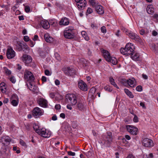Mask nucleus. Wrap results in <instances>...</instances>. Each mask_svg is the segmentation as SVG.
Returning a JSON list of instances; mask_svg holds the SVG:
<instances>
[{
  "label": "nucleus",
  "mask_w": 158,
  "mask_h": 158,
  "mask_svg": "<svg viewBox=\"0 0 158 158\" xmlns=\"http://www.w3.org/2000/svg\"><path fill=\"white\" fill-rule=\"evenodd\" d=\"M60 117L62 118H65V114L64 113H61L60 114Z\"/></svg>",
  "instance_id": "obj_59"
},
{
  "label": "nucleus",
  "mask_w": 158,
  "mask_h": 158,
  "mask_svg": "<svg viewBox=\"0 0 158 158\" xmlns=\"http://www.w3.org/2000/svg\"><path fill=\"white\" fill-rule=\"evenodd\" d=\"M93 12V10L90 8H88L87 12L86 13V15H88L89 14H91Z\"/></svg>",
  "instance_id": "obj_44"
},
{
  "label": "nucleus",
  "mask_w": 158,
  "mask_h": 158,
  "mask_svg": "<svg viewBox=\"0 0 158 158\" xmlns=\"http://www.w3.org/2000/svg\"><path fill=\"white\" fill-rule=\"evenodd\" d=\"M29 82L30 83L28 86L29 89L35 93H37L38 91L37 86L35 85L34 84H33L31 82Z\"/></svg>",
  "instance_id": "obj_20"
},
{
  "label": "nucleus",
  "mask_w": 158,
  "mask_h": 158,
  "mask_svg": "<svg viewBox=\"0 0 158 158\" xmlns=\"http://www.w3.org/2000/svg\"><path fill=\"white\" fill-rule=\"evenodd\" d=\"M24 78L25 81L29 82H32L35 79L32 73L27 69L24 72Z\"/></svg>",
  "instance_id": "obj_7"
},
{
  "label": "nucleus",
  "mask_w": 158,
  "mask_h": 158,
  "mask_svg": "<svg viewBox=\"0 0 158 158\" xmlns=\"http://www.w3.org/2000/svg\"><path fill=\"white\" fill-rule=\"evenodd\" d=\"M67 152L68 155L69 156H73L75 155V153L74 152H72V151H69Z\"/></svg>",
  "instance_id": "obj_50"
},
{
  "label": "nucleus",
  "mask_w": 158,
  "mask_h": 158,
  "mask_svg": "<svg viewBox=\"0 0 158 158\" xmlns=\"http://www.w3.org/2000/svg\"><path fill=\"white\" fill-rule=\"evenodd\" d=\"M78 86L83 91H86L87 90V85L82 80L78 82Z\"/></svg>",
  "instance_id": "obj_19"
},
{
  "label": "nucleus",
  "mask_w": 158,
  "mask_h": 158,
  "mask_svg": "<svg viewBox=\"0 0 158 158\" xmlns=\"http://www.w3.org/2000/svg\"><path fill=\"white\" fill-rule=\"evenodd\" d=\"M44 111L43 110L38 107L34 108L32 110V115L35 118H37L43 115Z\"/></svg>",
  "instance_id": "obj_8"
},
{
  "label": "nucleus",
  "mask_w": 158,
  "mask_h": 158,
  "mask_svg": "<svg viewBox=\"0 0 158 158\" xmlns=\"http://www.w3.org/2000/svg\"><path fill=\"white\" fill-rule=\"evenodd\" d=\"M109 81L111 85L114 86L117 89H119V87L114 82V80L112 77H110L109 78Z\"/></svg>",
  "instance_id": "obj_34"
},
{
  "label": "nucleus",
  "mask_w": 158,
  "mask_h": 158,
  "mask_svg": "<svg viewBox=\"0 0 158 158\" xmlns=\"http://www.w3.org/2000/svg\"><path fill=\"white\" fill-rule=\"evenodd\" d=\"M77 2V6L80 10H83L86 5V2L85 0H75Z\"/></svg>",
  "instance_id": "obj_14"
},
{
  "label": "nucleus",
  "mask_w": 158,
  "mask_h": 158,
  "mask_svg": "<svg viewBox=\"0 0 158 158\" xmlns=\"http://www.w3.org/2000/svg\"><path fill=\"white\" fill-rule=\"evenodd\" d=\"M6 85L4 82L1 83V91L3 93L5 94L6 92Z\"/></svg>",
  "instance_id": "obj_31"
},
{
  "label": "nucleus",
  "mask_w": 158,
  "mask_h": 158,
  "mask_svg": "<svg viewBox=\"0 0 158 158\" xmlns=\"http://www.w3.org/2000/svg\"><path fill=\"white\" fill-rule=\"evenodd\" d=\"M6 55L8 59H11L15 56V52L11 47H9L7 50Z\"/></svg>",
  "instance_id": "obj_15"
},
{
  "label": "nucleus",
  "mask_w": 158,
  "mask_h": 158,
  "mask_svg": "<svg viewBox=\"0 0 158 158\" xmlns=\"http://www.w3.org/2000/svg\"><path fill=\"white\" fill-rule=\"evenodd\" d=\"M96 91V89L94 87H92L89 91L88 97L92 99H94L95 98L94 94Z\"/></svg>",
  "instance_id": "obj_26"
},
{
  "label": "nucleus",
  "mask_w": 158,
  "mask_h": 158,
  "mask_svg": "<svg viewBox=\"0 0 158 158\" xmlns=\"http://www.w3.org/2000/svg\"><path fill=\"white\" fill-rule=\"evenodd\" d=\"M18 18L19 20H23L24 19V16L23 15L19 16Z\"/></svg>",
  "instance_id": "obj_56"
},
{
  "label": "nucleus",
  "mask_w": 158,
  "mask_h": 158,
  "mask_svg": "<svg viewBox=\"0 0 158 158\" xmlns=\"http://www.w3.org/2000/svg\"><path fill=\"white\" fill-rule=\"evenodd\" d=\"M35 44V42H33L31 40L29 41V45L31 47H33Z\"/></svg>",
  "instance_id": "obj_47"
},
{
  "label": "nucleus",
  "mask_w": 158,
  "mask_h": 158,
  "mask_svg": "<svg viewBox=\"0 0 158 158\" xmlns=\"http://www.w3.org/2000/svg\"><path fill=\"white\" fill-rule=\"evenodd\" d=\"M37 132L38 134L45 138H49L52 135V133L50 131L44 128H42L39 131Z\"/></svg>",
  "instance_id": "obj_6"
},
{
  "label": "nucleus",
  "mask_w": 158,
  "mask_h": 158,
  "mask_svg": "<svg viewBox=\"0 0 158 158\" xmlns=\"http://www.w3.org/2000/svg\"><path fill=\"white\" fill-rule=\"evenodd\" d=\"M75 31L73 27H66L64 31V36L67 39H72L75 37Z\"/></svg>",
  "instance_id": "obj_3"
},
{
  "label": "nucleus",
  "mask_w": 158,
  "mask_h": 158,
  "mask_svg": "<svg viewBox=\"0 0 158 158\" xmlns=\"http://www.w3.org/2000/svg\"><path fill=\"white\" fill-rule=\"evenodd\" d=\"M55 56L56 57V59L58 60H60V55L57 53H56L55 54Z\"/></svg>",
  "instance_id": "obj_51"
},
{
  "label": "nucleus",
  "mask_w": 158,
  "mask_h": 158,
  "mask_svg": "<svg viewBox=\"0 0 158 158\" xmlns=\"http://www.w3.org/2000/svg\"><path fill=\"white\" fill-rule=\"evenodd\" d=\"M142 143L143 146L147 147H150L153 146L152 141L148 138H146L144 139Z\"/></svg>",
  "instance_id": "obj_16"
},
{
  "label": "nucleus",
  "mask_w": 158,
  "mask_h": 158,
  "mask_svg": "<svg viewBox=\"0 0 158 158\" xmlns=\"http://www.w3.org/2000/svg\"><path fill=\"white\" fill-rule=\"evenodd\" d=\"M22 60L25 63V65L28 66L32 61V59L30 56L24 55L23 57Z\"/></svg>",
  "instance_id": "obj_17"
},
{
  "label": "nucleus",
  "mask_w": 158,
  "mask_h": 158,
  "mask_svg": "<svg viewBox=\"0 0 158 158\" xmlns=\"http://www.w3.org/2000/svg\"><path fill=\"white\" fill-rule=\"evenodd\" d=\"M149 46L151 49L155 53H158V49L156 47L155 44L152 43L150 44Z\"/></svg>",
  "instance_id": "obj_32"
},
{
  "label": "nucleus",
  "mask_w": 158,
  "mask_h": 158,
  "mask_svg": "<svg viewBox=\"0 0 158 158\" xmlns=\"http://www.w3.org/2000/svg\"><path fill=\"white\" fill-rule=\"evenodd\" d=\"M158 34L157 32L153 30L152 32V35L154 36H156Z\"/></svg>",
  "instance_id": "obj_61"
},
{
  "label": "nucleus",
  "mask_w": 158,
  "mask_h": 158,
  "mask_svg": "<svg viewBox=\"0 0 158 158\" xmlns=\"http://www.w3.org/2000/svg\"><path fill=\"white\" fill-rule=\"evenodd\" d=\"M63 71L66 75L72 76L75 74V70L71 67H65L63 69Z\"/></svg>",
  "instance_id": "obj_12"
},
{
  "label": "nucleus",
  "mask_w": 158,
  "mask_h": 158,
  "mask_svg": "<svg viewBox=\"0 0 158 158\" xmlns=\"http://www.w3.org/2000/svg\"><path fill=\"white\" fill-rule=\"evenodd\" d=\"M52 119L53 120L55 121L57 119V117L56 115H54L52 117Z\"/></svg>",
  "instance_id": "obj_58"
},
{
  "label": "nucleus",
  "mask_w": 158,
  "mask_h": 158,
  "mask_svg": "<svg viewBox=\"0 0 158 158\" xmlns=\"http://www.w3.org/2000/svg\"><path fill=\"white\" fill-rule=\"evenodd\" d=\"M14 48L19 51H21L23 49V44L19 41H16L14 44Z\"/></svg>",
  "instance_id": "obj_23"
},
{
  "label": "nucleus",
  "mask_w": 158,
  "mask_h": 158,
  "mask_svg": "<svg viewBox=\"0 0 158 158\" xmlns=\"http://www.w3.org/2000/svg\"><path fill=\"white\" fill-rule=\"evenodd\" d=\"M38 39V36L37 35H35L34 36V37L33 38H32V40L34 41H35L37 40Z\"/></svg>",
  "instance_id": "obj_57"
},
{
  "label": "nucleus",
  "mask_w": 158,
  "mask_h": 158,
  "mask_svg": "<svg viewBox=\"0 0 158 158\" xmlns=\"http://www.w3.org/2000/svg\"><path fill=\"white\" fill-rule=\"evenodd\" d=\"M135 47L133 44L128 43L125 46V48H122L120 49L121 53L123 55L126 56L132 54L134 51Z\"/></svg>",
  "instance_id": "obj_2"
},
{
  "label": "nucleus",
  "mask_w": 158,
  "mask_h": 158,
  "mask_svg": "<svg viewBox=\"0 0 158 158\" xmlns=\"http://www.w3.org/2000/svg\"><path fill=\"white\" fill-rule=\"evenodd\" d=\"M107 61L111 63L114 65L116 64L117 63V59L114 57H112L111 56L110 57V60Z\"/></svg>",
  "instance_id": "obj_35"
},
{
  "label": "nucleus",
  "mask_w": 158,
  "mask_h": 158,
  "mask_svg": "<svg viewBox=\"0 0 158 158\" xmlns=\"http://www.w3.org/2000/svg\"><path fill=\"white\" fill-rule=\"evenodd\" d=\"M76 110L83 111L85 110V106L84 102L81 100H78L76 104L74 106Z\"/></svg>",
  "instance_id": "obj_13"
},
{
  "label": "nucleus",
  "mask_w": 158,
  "mask_h": 158,
  "mask_svg": "<svg viewBox=\"0 0 158 158\" xmlns=\"http://www.w3.org/2000/svg\"><path fill=\"white\" fill-rule=\"evenodd\" d=\"M41 80L43 82H46L47 81V78L44 76H43L41 78Z\"/></svg>",
  "instance_id": "obj_54"
},
{
  "label": "nucleus",
  "mask_w": 158,
  "mask_h": 158,
  "mask_svg": "<svg viewBox=\"0 0 158 158\" xmlns=\"http://www.w3.org/2000/svg\"><path fill=\"white\" fill-rule=\"evenodd\" d=\"M11 141V138L8 136H3L1 139V142H2V143L4 144V145H6L4 142H5L6 143H8L10 142Z\"/></svg>",
  "instance_id": "obj_25"
},
{
  "label": "nucleus",
  "mask_w": 158,
  "mask_h": 158,
  "mask_svg": "<svg viewBox=\"0 0 158 158\" xmlns=\"http://www.w3.org/2000/svg\"><path fill=\"white\" fill-rule=\"evenodd\" d=\"M30 8L29 6H25V11L27 13H28L30 11Z\"/></svg>",
  "instance_id": "obj_46"
},
{
  "label": "nucleus",
  "mask_w": 158,
  "mask_h": 158,
  "mask_svg": "<svg viewBox=\"0 0 158 158\" xmlns=\"http://www.w3.org/2000/svg\"><path fill=\"white\" fill-rule=\"evenodd\" d=\"M23 40L25 42L29 41L30 40L29 37L27 36H25L24 37Z\"/></svg>",
  "instance_id": "obj_48"
},
{
  "label": "nucleus",
  "mask_w": 158,
  "mask_h": 158,
  "mask_svg": "<svg viewBox=\"0 0 158 158\" xmlns=\"http://www.w3.org/2000/svg\"><path fill=\"white\" fill-rule=\"evenodd\" d=\"M127 158H135V157L132 154H130L127 156Z\"/></svg>",
  "instance_id": "obj_62"
},
{
  "label": "nucleus",
  "mask_w": 158,
  "mask_h": 158,
  "mask_svg": "<svg viewBox=\"0 0 158 158\" xmlns=\"http://www.w3.org/2000/svg\"><path fill=\"white\" fill-rule=\"evenodd\" d=\"M104 89L106 91L109 92H111L112 90V89L111 86L109 85H107L105 86Z\"/></svg>",
  "instance_id": "obj_38"
},
{
  "label": "nucleus",
  "mask_w": 158,
  "mask_h": 158,
  "mask_svg": "<svg viewBox=\"0 0 158 158\" xmlns=\"http://www.w3.org/2000/svg\"><path fill=\"white\" fill-rule=\"evenodd\" d=\"M33 127L35 132L38 134L37 132L39 131L40 130L41 128H40L38 125H36L35 124L33 125Z\"/></svg>",
  "instance_id": "obj_39"
},
{
  "label": "nucleus",
  "mask_w": 158,
  "mask_h": 158,
  "mask_svg": "<svg viewBox=\"0 0 158 158\" xmlns=\"http://www.w3.org/2000/svg\"><path fill=\"white\" fill-rule=\"evenodd\" d=\"M139 105L140 106H142V108L143 109H146V107L145 106V104L143 102H140L139 103Z\"/></svg>",
  "instance_id": "obj_53"
},
{
  "label": "nucleus",
  "mask_w": 158,
  "mask_h": 158,
  "mask_svg": "<svg viewBox=\"0 0 158 158\" xmlns=\"http://www.w3.org/2000/svg\"><path fill=\"white\" fill-rule=\"evenodd\" d=\"M40 24L41 26L45 29H47L50 27L49 22L46 20H41Z\"/></svg>",
  "instance_id": "obj_22"
},
{
  "label": "nucleus",
  "mask_w": 158,
  "mask_h": 158,
  "mask_svg": "<svg viewBox=\"0 0 158 158\" xmlns=\"http://www.w3.org/2000/svg\"><path fill=\"white\" fill-rule=\"evenodd\" d=\"M126 128L127 131L131 134L133 135H137L138 129L136 127L130 125H127Z\"/></svg>",
  "instance_id": "obj_10"
},
{
  "label": "nucleus",
  "mask_w": 158,
  "mask_h": 158,
  "mask_svg": "<svg viewBox=\"0 0 158 158\" xmlns=\"http://www.w3.org/2000/svg\"><path fill=\"white\" fill-rule=\"evenodd\" d=\"M113 140L112 133L110 132H107L102 135L99 138L98 142L102 146L109 148L112 143Z\"/></svg>",
  "instance_id": "obj_1"
},
{
  "label": "nucleus",
  "mask_w": 158,
  "mask_h": 158,
  "mask_svg": "<svg viewBox=\"0 0 158 158\" xmlns=\"http://www.w3.org/2000/svg\"><path fill=\"white\" fill-rule=\"evenodd\" d=\"M124 91L126 95L131 98H133L134 97V95L132 94V93L128 89H125Z\"/></svg>",
  "instance_id": "obj_33"
},
{
  "label": "nucleus",
  "mask_w": 158,
  "mask_h": 158,
  "mask_svg": "<svg viewBox=\"0 0 158 158\" xmlns=\"http://www.w3.org/2000/svg\"><path fill=\"white\" fill-rule=\"evenodd\" d=\"M101 32L103 33H106V27L104 26H103L101 28Z\"/></svg>",
  "instance_id": "obj_43"
},
{
  "label": "nucleus",
  "mask_w": 158,
  "mask_h": 158,
  "mask_svg": "<svg viewBox=\"0 0 158 158\" xmlns=\"http://www.w3.org/2000/svg\"><path fill=\"white\" fill-rule=\"evenodd\" d=\"M19 143L22 146L24 147L25 148H26L27 147V145L26 143L22 139H20Z\"/></svg>",
  "instance_id": "obj_40"
},
{
  "label": "nucleus",
  "mask_w": 158,
  "mask_h": 158,
  "mask_svg": "<svg viewBox=\"0 0 158 158\" xmlns=\"http://www.w3.org/2000/svg\"><path fill=\"white\" fill-rule=\"evenodd\" d=\"M136 90L140 92L142 90V87L141 85L138 86L136 88Z\"/></svg>",
  "instance_id": "obj_45"
},
{
  "label": "nucleus",
  "mask_w": 158,
  "mask_h": 158,
  "mask_svg": "<svg viewBox=\"0 0 158 158\" xmlns=\"http://www.w3.org/2000/svg\"><path fill=\"white\" fill-rule=\"evenodd\" d=\"M92 133L93 135L94 136H96L97 135V132L94 130H93L92 131Z\"/></svg>",
  "instance_id": "obj_64"
},
{
  "label": "nucleus",
  "mask_w": 158,
  "mask_h": 158,
  "mask_svg": "<svg viewBox=\"0 0 158 158\" xmlns=\"http://www.w3.org/2000/svg\"><path fill=\"white\" fill-rule=\"evenodd\" d=\"M44 37L45 41L49 43H52L53 42V39L52 37L50 36L48 34H45Z\"/></svg>",
  "instance_id": "obj_30"
},
{
  "label": "nucleus",
  "mask_w": 158,
  "mask_h": 158,
  "mask_svg": "<svg viewBox=\"0 0 158 158\" xmlns=\"http://www.w3.org/2000/svg\"><path fill=\"white\" fill-rule=\"evenodd\" d=\"M69 23V19L66 18L64 17L62 18L59 22V24L62 26H66L68 25Z\"/></svg>",
  "instance_id": "obj_18"
},
{
  "label": "nucleus",
  "mask_w": 158,
  "mask_h": 158,
  "mask_svg": "<svg viewBox=\"0 0 158 158\" xmlns=\"http://www.w3.org/2000/svg\"><path fill=\"white\" fill-rule=\"evenodd\" d=\"M55 108L57 110H59L60 109V104H56L55 106Z\"/></svg>",
  "instance_id": "obj_52"
},
{
  "label": "nucleus",
  "mask_w": 158,
  "mask_h": 158,
  "mask_svg": "<svg viewBox=\"0 0 158 158\" xmlns=\"http://www.w3.org/2000/svg\"><path fill=\"white\" fill-rule=\"evenodd\" d=\"M130 55H131V58L133 60L137 61L139 60L140 55L139 53H138L133 52L132 54Z\"/></svg>",
  "instance_id": "obj_27"
},
{
  "label": "nucleus",
  "mask_w": 158,
  "mask_h": 158,
  "mask_svg": "<svg viewBox=\"0 0 158 158\" xmlns=\"http://www.w3.org/2000/svg\"><path fill=\"white\" fill-rule=\"evenodd\" d=\"M96 10L97 12L100 15L103 14L104 13L103 7L101 5L97 6L96 7Z\"/></svg>",
  "instance_id": "obj_29"
},
{
  "label": "nucleus",
  "mask_w": 158,
  "mask_h": 158,
  "mask_svg": "<svg viewBox=\"0 0 158 158\" xmlns=\"http://www.w3.org/2000/svg\"><path fill=\"white\" fill-rule=\"evenodd\" d=\"M44 73L45 75L47 76H50L51 75L48 69H46L45 70Z\"/></svg>",
  "instance_id": "obj_49"
},
{
  "label": "nucleus",
  "mask_w": 158,
  "mask_h": 158,
  "mask_svg": "<svg viewBox=\"0 0 158 158\" xmlns=\"http://www.w3.org/2000/svg\"><path fill=\"white\" fill-rule=\"evenodd\" d=\"M9 102V99L8 98H4V100L3 101V103L4 104L7 103Z\"/></svg>",
  "instance_id": "obj_63"
},
{
  "label": "nucleus",
  "mask_w": 158,
  "mask_h": 158,
  "mask_svg": "<svg viewBox=\"0 0 158 158\" xmlns=\"http://www.w3.org/2000/svg\"><path fill=\"white\" fill-rule=\"evenodd\" d=\"M124 31L125 33L131 39L134 40L136 42L140 43L142 42V39L137 34L132 32L124 29Z\"/></svg>",
  "instance_id": "obj_5"
},
{
  "label": "nucleus",
  "mask_w": 158,
  "mask_h": 158,
  "mask_svg": "<svg viewBox=\"0 0 158 158\" xmlns=\"http://www.w3.org/2000/svg\"><path fill=\"white\" fill-rule=\"evenodd\" d=\"M37 102L40 107L46 108L48 106V102L46 99L43 97L38 98L37 100Z\"/></svg>",
  "instance_id": "obj_9"
},
{
  "label": "nucleus",
  "mask_w": 158,
  "mask_h": 158,
  "mask_svg": "<svg viewBox=\"0 0 158 158\" xmlns=\"http://www.w3.org/2000/svg\"><path fill=\"white\" fill-rule=\"evenodd\" d=\"M154 9L153 5L152 4L148 6L147 7V11L149 14H152L154 12Z\"/></svg>",
  "instance_id": "obj_28"
},
{
  "label": "nucleus",
  "mask_w": 158,
  "mask_h": 158,
  "mask_svg": "<svg viewBox=\"0 0 158 158\" xmlns=\"http://www.w3.org/2000/svg\"><path fill=\"white\" fill-rule=\"evenodd\" d=\"M66 98L68 102L72 106H75L78 100L77 96L73 94H68L66 96Z\"/></svg>",
  "instance_id": "obj_4"
},
{
  "label": "nucleus",
  "mask_w": 158,
  "mask_h": 158,
  "mask_svg": "<svg viewBox=\"0 0 158 158\" xmlns=\"http://www.w3.org/2000/svg\"><path fill=\"white\" fill-rule=\"evenodd\" d=\"M81 35L86 40L88 41L89 40V37L87 35V33L85 31H82L81 32Z\"/></svg>",
  "instance_id": "obj_36"
},
{
  "label": "nucleus",
  "mask_w": 158,
  "mask_h": 158,
  "mask_svg": "<svg viewBox=\"0 0 158 158\" xmlns=\"http://www.w3.org/2000/svg\"><path fill=\"white\" fill-rule=\"evenodd\" d=\"M49 23L50 25H52L54 27L58 25L57 21L55 19H52L50 20Z\"/></svg>",
  "instance_id": "obj_37"
},
{
  "label": "nucleus",
  "mask_w": 158,
  "mask_h": 158,
  "mask_svg": "<svg viewBox=\"0 0 158 158\" xmlns=\"http://www.w3.org/2000/svg\"><path fill=\"white\" fill-rule=\"evenodd\" d=\"M10 101L11 104L14 106H16L19 104V97L16 94H13L11 96Z\"/></svg>",
  "instance_id": "obj_11"
},
{
  "label": "nucleus",
  "mask_w": 158,
  "mask_h": 158,
  "mask_svg": "<svg viewBox=\"0 0 158 158\" xmlns=\"http://www.w3.org/2000/svg\"><path fill=\"white\" fill-rule=\"evenodd\" d=\"M133 121L135 122H138V118L137 116L135 115L133 118Z\"/></svg>",
  "instance_id": "obj_55"
},
{
  "label": "nucleus",
  "mask_w": 158,
  "mask_h": 158,
  "mask_svg": "<svg viewBox=\"0 0 158 158\" xmlns=\"http://www.w3.org/2000/svg\"><path fill=\"white\" fill-rule=\"evenodd\" d=\"M55 83L56 85H58L60 84V81L56 79L55 81Z\"/></svg>",
  "instance_id": "obj_60"
},
{
  "label": "nucleus",
  "mask_w": 158,
  "mask_h": 158,
  "mask_svg": "<svg viewBox=\"0 0 158 158\" xmlns=\"http://www.w3.org/2000/svg\"><path fill=\"white\" fill-rule=\"evenodd\" d=\"M127 84L131 87H134L136 85V81L134 78L130 79L127 80Z\"/></svg>",
  "instance_id": "obj_21"
},
{
  "label": "nucleus",
  "mask_w": 158,
  "mask_h": 158,
  "mask_svg": "<svg viewBox=\"0 0 158 158\" xmlns=\"http://www.w3.org/2000/svg\"><path fill=\"white\" fill-rule=\"evenodd\" d=\"M4 70L5 73L7 74L10 75L11 74V71L6 67H4Z\"/></svg>",
  "instance_id": "obj_41"
},
{
  "label": "nucleus",
  "mask_w": 158,
  "mask_h": 158,
  "mask_svg": "<svg viewBox=\"0 0 158 158\" xmlns=\"http://www.w3.org/2000/svg\"><path fill=\"white\" fill-rule=\"evenodd\" d=\"M102 52L103 54V55L106 61L110 60V56L109 52L105 50L102 49Z\"/></svg>",
  "instance_id": "obj_24"
},
{
  "label": "nucleus",
  "mask_w": 158,
  "mask_h": 158,
  "mask_svg": "<svg viewBox=\"0 0 158 158\" xmlns=\"http://www.w3.org/2000/svg\"><path fill=\"white\" fill-rule=\"evenodd\" d=\"M10 80L13 83H15L16 81V80L14 76L11 77L10 78Z\"/></svg>",
  "instance_id": "obj_42"
}]
</instances>
